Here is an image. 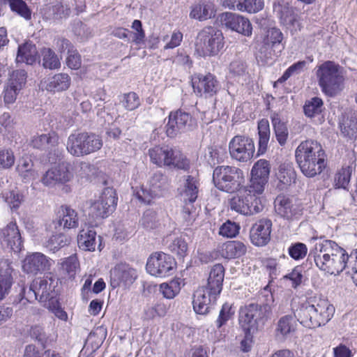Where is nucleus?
Segmentation results:
<instances>
[{"mask_svg":"<svg viewBox=\"0 0 357 357\" xmlns=\"http://www.w3.org/2000/svg\"><path fill=\"white\" fill-rule=\"evenodd\" d=\"M117 197L113 188H105L98 199L90 207V214L96 218H105L112 213L116 206Z\"/></svg>","mask_w":357,"mask_h":357,"instance_id":"obj_13","label":"nucleus"},{"mask_svg":"<svg viewBox=\"0 0 357 357\" xmlns=\"http://www.w3.org/2000/svg\"><path fill=\"white\" fill-rule=\"evenodd\" d=\"M66 146L70 155L82 157L100 150L102 146V140L95 133L75 132L68 136Z\"/></svg>","mask_w":357,"mask_h":357,"instance_id":"obj_6","label":"nucleus"},{"mask_svg":"<svg viewBox=\"0 0 357 357\" xmlns=\"http://www.w3.org/2000/svg\"><path fill=\"white\" fill-rule=\"evenodd\" d=\"M43 66L50 70L57 69L61 66V62L57 55L50 48H43L41 51Z\"/></svg>","mask_w":357,"mask_h":357,"instance_id":"obj_48","label":"nucleus"},{"mask_svg":"<svg viewBox=\"0 0 357 357\" xmlns=\"http://www.w3.org/2000/svg\"><path fill=\"white\" fill-rule=\"evenodd\" d=\"M294 318L291 315L282 317L277 324V335H281L282 337L287 336L294 330L293 325Z\"/></svg>","mask_w":357,"mask_h":357,"instance_id":"obj_51","label":"nucleus"},{"mask_svg":"<svg viewBox=\"0 0 357 357\" xmlns=\"http://www.w3.org/2000/svg\"><path fill=\"white\" fill-rule=\"evenodd\" d=\"M258 135H259V142H258V150H257V155H260L264 154L267 149L268 144L270 139V126L269 122L267 119H262L258 123Z\"/></svg>","mask_w":357,"mask_h":357,"instance_id":"obj_36","label":"nucleus"},{"mask_svg":"<svg viewBox=\"0 0 357 357\" xmlns=\"http://www.w3.org/2000/svg\"><path fill=\"white\" fill-rule=\"evenodd\" d=\"M175 266L172 257L164 252H155L149 257L146 268L151 275L163 278L173 274Z\"/></svg>","mask_w":357,"mask_h":357,"instance_id":"obj_12","label":"nucleus"},{"mask_svg":"<svg viewBox=\"0 0 357 357\" xmlns=\"http://www.w3.org/2000/svg\"><path fill=\"white\" fill-rule=\"evenodd\" d=\"M168 186L167 176L160 171H157L151 176L148 188H141L135 192V196L141 202L150 204L152 199L163 196Z\"/></svg>","mask_w":357,"mask_h":357,"instance_id":"obj_10","label":"nucleus"},{"mask_svg":"<svg viewBox=\"0 0 357 357\" xmlns=\"http://www.w3.org/2000/svg\"><path fill=\"white\" fill-rule=\"evenodd\" d=\"M340 129L344 136L350 138L357 137V113L343 120L340 125Z\"/></svg>","mask_w":357,"mask_h":357,"instance_id":"obj_47","label":"nucleus"},{"mask_svg":"<svg viewBox=\"0 0 357 357\" xmlns=\"http://www.w3.org/2000/svg\"><path fill=\"white\" fill-rule=\"evenodd\" d=\"M282 40V32L276 28H272L267 32L266 38L264 40V45L261 47L260 52H265V56L271 58L272 53L271 49L280 46Z\"/></svg>","mask_w":357,"mask_h":357,"instance_id":"obj_35","label":"nucleus"},{"mask_svg":"<svg viewBox=\"0 0 357 357\" xmlns=\"http://www.w3.org/2000/svg\"><path fill=\"white\" fill-rule=\"evenodd\" d=\"M149 155L151 161L158 167L167 166L183 170L190 168L188 158L176 148L154 146L149 150Z\"/></svg>","mask_w":357,"mask_h":357,"instance_id":"obj_8","label":"nucleus"},{"mask_svg":"<svg viewBox=\"0 0 357 357\" xmlns=\"http://www.w3.org/2000/svg\"><path fill=\"white\" fill-rule=\"evenodd\" d=\"M38 59V51L34 44L26 42L18 47L16 61L17 63L33 64Z\"/></svg>","mask_w":357,"mask_h":357,"instance_id":"obj_33","label":"nucleus"},{"mask_svg":"<svg viewBox=\"0 0 357 357\" xmlns=\"http://www.w3.org/2000/svg\"><path fill=\"white\" fill-rule=\"evenodd\" d=\"M106 337L107 329L103 326H99L89 333L86 343L91 345L93 350H96L102 345Z\"/></svg>","mask_w":357,"mask_h":357,"instance_id":"obj_43","label":"nucleus"},{"mask_svg":"<svg viewBox=\"0 0 357 357\" xmlns=\"http://www.w3.org/2000/svg\"><path fill=\"white\" fill-rule=\"evenodd\" d=\"M137 278V271L126 263L116 264L110 271L111 285L113 288L129 287Z\"/></svg>","mask_w":357,"mask_h":357,"instance_id":"obj_18","label":"nucleus"},{"mask_svg":"<svg viewBox=\"0 0 357 357\" xmlns=\"http://www.w3.org/2000/svg\"><path fill=\"white\" fill-rule=\"evenodd\" d=\"M264 6V0H240L238 10L255 13L261 10Z\"/></svg>","mask_w":357,"mask_h":357,"instance_id":"obj_52","label":"nucleus"},{"mask_svg":"<svg viewBox=\"0 0 357 357\" xmlns=\"http://www.w3.org/2000/svg\"><path fill=\"white\" fill-rule=\"evenodd\" d=\"M56 224L64 229H73L78 227L77 213L68 206H61L57 213Z\"/></svg>","mask_w":357,"mask_h":357,"instance_id":"obj_28","label":"nucleus"},{"mask_svg":"<svg viewBox=\"0 0 357 357\" xmlns=\"http://www.w3.org/2000/svg\"><path fill=\"white\" fill-rule=\"evenodd\" d=\"M306 61H301L297 63H294L290 67H289L282 76L279 78L278 81L279 82H285L287 79H289L291 75H297L300 73L301 71H303V68L306 66Z\"/></svg>","mask_w":357,"mask_h":357,"instance_id":"obj_60","label":"nucleus"},{"mask_svg":"<svg viewBox=\"0 0 357 357\" xmlns=\"http://www.w3.org/2000/svg\"><path fill=\"white\" fill-rule=\"evenodd\" d=\"M218 253L225 259L238 257L245 252V247H219Z\"/></svg>","mask_w":357,"mask_h":357,"instance_id":"obj_55","label":"nucleus"},{"mask_svg":"<svg viewBox=\"0 0 357 357\" xmlns=\"http://www.w3.org/2000/svg\"><path fill=\"white\" fill-rule=\"evenodd\" d=\"M19 301L16 303L17 305H25L27 303H31L35 300L39 301V296L33 288V282L30 284L29 289L23 287L19 294Z\"/></svg>","mask_w":357,"mask_h":357,"instance_id":"obj_53","label":"nucleus"},{"mask_svg":"<svg viewBox=\"0 0 357 357\" xmlns=\"http://www.w3.org/2000/svg\"><path fill=\"white\" fill-rule=\"evenodd\" d=\"M123 106L129 111H132L139 107L141 101L138 95L135 92L125 93L121 100Z\"/></svg>","mask_w":357,"mask_h":357,"instance_id":"obj_54","label":"nucleus"},{"mask_svg":"<svg viewBox=\"0 0 357 357\" xmlns=\"http://www.w3.org/2000/svg\"><path fill=\"white\" fill-rule=\"evenodd\" d=\"M52 15L54 19L60 20L66 18L70 15V8L67 4L57 3L52 8Z\"/></svg>","mask_w":357,"mask_h":357,"instance_id":"obj_62","label":"nucleus"},{"mask_svg":"<svg viewBox=\"0 0 357 357\" xmlns=\"http://www.w3.org/2000/svg\"><path fill=\"white\" fill-rule=\"evenodd\" d=\"M60 272L65 278H74L77 271L79 268V264L75 255L61 259L60 263Z\"/></svg>","mask_w":357,"mask_h":357,"instance_id":"obj_39","label":"nucleus"},{"mask_svg":"<svg viewBox=\"0 0 357 357\" xmlns=\"http://www.w3.org/2000/svg\"><path fill=\"white\" fill-rule=\"evenodd\" d=\"M58 283V278L51 273L33 280V288L39 296V301L45 302L54 298Z\"/></svg>","mask_w":357,"mask_h":357,"instance_id":"obj_20","label":"nucleus"},{"mask_svg":"<svg viewBox=\"0 0 357 357\" xmlns=\"http://www.w3.org/2000/svg\"><path fill=\"white\" fill-rule=\"evenodd\" d=\"M197 256L202 263L207 264L219 257L218 251L208 250L206 247H201L197 250Z\"/></svg>","mask_w":357,"mask_h":357,"instance_id":"obj_63","label":"nucleus"},{"mask_svg":"<svg viewBox=\"0 0 357 357\" xmlns=\"http://www.w3.org/2000/svg\"><path fill=\"white\" fill-rule=\"evenodd\" d=\"M225 277V268L220 264L214 265L208 278L207 285L205 287L212 291V294L220 295L222 289V282Z\"/></svg>","mask_w":357,"mask_h":357,"instance_id":"obj_30","label":"nucleus"},{"mask_svg":"<svg viewBox=\"0 0 357 357\" xmlns=\"http://www.w3.org/2000/svg\"><path fill=\"white\" fill-rule=\"evenodd\" d=\"M215 16L214 6L211 2L200 1L192 7L190 18L204 21Z\"/></svg>","mask_w":357,"mask_h":357,"instance_id":"obj_34","label":"nucleus"},{"mask_svg":"<svg viewBox=\"0 0 357 357\" xmlns=\"http://www.w3.org/2000/svg\"><path fill=\"white\" fill-rule=\"evenodd\" d=\"M33 162L29 157H23L19 160L17 171L20 175L26 180H31L35 178V172L33 169Z\"/></svg>","mask_w":357,"mask_h":357,"instance_id":"obj_45","label":"nucleus"},{"mask_svg":"<svg viewBox=\"0 0 357 357\" xmlns=\"http://www.w3.org/2000/svg\"><path fill=\"white\" fill-rule=\"evenodd\" d=\"M316 76L321 91L328 97L339 95L344 89L343 68L333 61H327L317 66Z\"/></svg>","mask_w":357,"mask_h":357,"instance_id":"obj_3","label":"nucleus"},{"mask_svg":"<svg viewBox=\"0 0 357 357\" xmlns=\"http://www.w3.org/2000/svg\"><path fill=\"white\" fill-rule=\"evenodd\" d=\"M199 183L197 179L190 175L183 176V183L181 195L185 203H194L198 196Z\"/></svg>","mask_w":357,"mask_h":357,"instance_id":"obj_31","label":"nucleus"},{"mask_svg":"<svg viewBox=\"0 0 357 357\" xmlns=\"http://www.w3.org/2000/svg\"><path fill=\"white\" fill-rule=\"evenodd\" d=\"M240 226L230 220L225 222L219 230V234L227 238L235 237L239 232Z\"/></svg>","mask_w":357,"mask_h":357,"instance_id":"obj_58","label":"nucleus"},{"mask_svg":"<svg viewBox=\"0 0 357 357\" xmlns=\"http://www.w3.org/2000/svg\"><path fill=\"white\" fill-rule=\"evenodd\" d=\"M238 192V194L230 199V208L232 211L246 215L249 213L248 211H250L248 206V202H249L248 197H250L251 192H257L255 190H250L249 185L240 189Z\"/></svg>","mask_w":357,"mask_h":357,"instance_id":"obj_26","label":"nucleus"},{"mask_svg":"<svg viewBox=\"0 0 357 357\" xmlns=\"http://www.w3.org/2000/svg\"><path fill=\"white\" fill-rule=\"evenodd\" d=\"M357 259V249L350 255L342 247H331L328 252L320 253L314 257L316 265L322 271L331 275H338L347 267V264Z\"/></svg>","mask_w":357,"mask_h":357,"instance_id":"obj_4","label":"nucleus"},{"mask_svg":"<svg viewBox=\"0 0 357 357\" xmlns=\"http://www.w3.org/2000/svg\"><path fill=\"white\" fill-rule=\"evenodd\" d=\"M234 314V311H231V306L228 303H225L220 312L219 317L216 320V326L218 328L222 327L225 325L229 319H231Z\"/></svg>","mask_w":357,"mask_h":357,"instance_id":"obj_61","label":"nucleus"},{"mask_svg":"<svg viewBox=\"0 0 357 357\" xmlns=\"http://www.w3.org/2000/svg\"><path fill=\"white\" fill-rule=\"evenodd\" d=\"M181 280L175 278L169 282L162 283L160 285V290L163 296L168 299L174 298L181 290Z\"/></svg>","mask_w":357,"mask_h":357,"instance_id":"obj_46","label":"nucleus"},{"mask_svg":"<svg viewBox=\"0 0 357 357\" xmlns=\"http://www.w3.org/2000/svg\"><path fill=\"white\" fill-rule=\"evenodd\" d=\"M213 181L220 190L233 193L242 188L245 178L243 171L239 168L223 165L214 169Z\"/></svg>","mask_w":357,"mask_h":357,"instance_id":"obj_9","label":"nucleus"},{"mask_svg":"<svg viewBox=\"0 0 357 357\" xmlns=\"http://www.w3.org/2000/svg\"><path fill=\"white\" fill-rule=\"evenodd\" d=\"M192 126L191 115L181 110L171 112L166 125V132L168 137H174L178 133L185 132Z\"/></svg>","mask_w":357,"mask_h":357,"instance_id":"obj_17","label":"nucleus"},{"mask_svg":"<svg viewBox=\"0 0 357 357\" xmlns=\"http://www.w3.org/2000/svg\"><path fill=\"white\" fill-rule=\"evenodd\" d=\"M70 84V78L68 74L59 73L49 79L46 89L50 91H62L68 89Z\"/></svg>","mask_w":357,"mask_h":357,"instance_id":"obj_38","label":"nucleus"},{"mask_svg":"<svg viewBox=\"0 0 357 357\" xmlns=\"http://www.w3.org/2000/svg\"><path fill=\"white\" fill-rule=\"evenodd\" d=\"M259 194L251 192L248 202V206L249 207L250 213H248L246 215H251L259 213L264 208V204L262 203L261 197H259Z\"/></svg>","mask_w":357,"mask_h":357,"instance_id":"obj_57","label":"nucleus"},{"mask_svg":"<svg viewBox=\"0 0 357 357\" xmlns=\"http://www.w3.org/2000/svg\"><path fill=\"white\" fill-rule=\"evenodd\" d=\"M334 313L335 307L327 299L314 298L302 305L295 316L304 326L314 328L326 324Z\"/></svg>","mask_w":357,"mask_h":357,"instance_id":"obj_2","label":"nucleus"},{"mask_svg":"<svg viewBox=\"0 0 357 357\" xmlns=\"http://www.w3.org/2000/svg\"><path fill=\"white\" fill-rule=\"evenodd\" d=\"M271 119L278 143L281 146L284 145L289 135L286 123L281 120L279 114L275 112L271 114Z\"/></svg>","mask_w":357,"mask_h":357,"instance_id":"obj_37","label":"nucleus"},{"mask_svg":"<svg viewBox=\"0 0 357 357\" xmlns=\"http://www.w3.org/2000/svg\"><path fill=\"white\" fill-rule=\"evenodd\" d=\"M77 242L81 245H102V238L98 236L96 238V232L93 229H82L77 236Z\"/></svg>","mask_w":357,"mask_h":357,"instance_id":"obj_42","label":"nucleus"},{"mask_svg":"<svg viewBox=\"0 0 357 357\" xmlns=\"http://www.w3.org/2000/svg\"><path fill=\"white\" fill-rule=\"evenodd\" d=\"M229 151L232 158L239 162H247L254 156L255 144L248 137L236 135L230 141Z\"/></svg>","mask_w":357,"mask_h":357,"instance_id":"obj_14","label":"nucleus"},{"mask_svg":"<svg viewBox=\"0 0 357 357\" xmlns=\"http://www.w3.org/2000/svg\"><path fill=\"white\" fill-rule=\"evenodd\" d=\"M352 174V167L350 166L343 167L338 170L334 176V185L337 188L346 189L348 185Z\"/></svg>","mask_w":357,"mask_h":357,"instance_id":"obj_49","label":"nucleus"},{"mask_svg":"<svg viewBox=\"0 0 357 357\" xmlns=\"http://www.w3.org/2000/svg\"><path fill=\"white\" fill-rule=\"evenodd\" d=\"M220 22L227 28L244 36H249L252 34V28L250 21L241 15L225 13L221 15Z\"/></svg>","mask_w":357,"mask_h":357,"instance_id":"obj_23","label":"nucleus"},{"mask_svg":"<svg viewBox=\"0 0 357 357\" xmlns=\"http://www.w3.org/2000/svg\"><path fill=\"white\" fill-rule=\"evenodd\" d=\"M13 268L8 260L0 263V301L10 291L13 283Z\"/></svg>","mask_w":357,"mask_h":357,"instance_id":"obj_27","label":"nucleus"},{"mask_svg":"<svg viewBox=\"0 0 357 357\" xmlns=\"http://www.w3.org/2000/svg\"><path fill=\"white\" fill-rule=\"evenodd\" d=\"M49 260L40 252H34L26 256L23 261L22 268L27 273L36 274L50 267Z\"/></svg>","mask_w":357,"mask_h":357,"instance_id":"obj_25","label":"nucleus"},{"mask_svg":"<svg viewBox=\"0 0 357 357\" xmlns=\"http://www.w3.org/2000/svg\"><path fill=\"white\" fill-rule=\"evenodd\" d=\"M271 314L268 303H250L241 310L240 322L246 333H255L263 329Z\"/></svg>","mask_w":357,"mask_h":357,"instance_id":"obj_5","label":"nucleus"},{"mask_svg":"<svg viewBox=\"0 0 357 357\" xmlns=\"http://www.w3.org/2000/svg\"><path fill=\"white\" fill-rule=\"evenodd\" d=\"M73 178V165L68 162H62L48 169L42 176L40 182L47 188H54L64 185Z\"/></svg>","mask_w":357,"mask_h":357,"instance_id":"obj_11","label":"nucleus"},{"mask_svg":"<svg viewBox=\"0 0 357 357\" xmlns=\"http://www.w3.org/2000/svg\"><path fill=\"white\" fill-rule=\"evenodd\" d=\"M8 3L10 10L29 21L31 19V10L23 0H0V4Z\"/></svg>","mask_w":357,"mask_h":357,"instance_id":"obj_41","label":"nucleus"},{"mask_svg":"<svg viewBox=\"0 0 357 357\" xmlns=\"http://www.w3.org/2000/svg\"><path fill=\"white\" fill-rule=\"evenodd\" d=\"M274 208L280 216L288 220L298 218L303 210L300 204L283 195L277 196L274 201Z\"/></svg>","mask_w":357,"mask_h":357,"instance_id":"obj_21","label":"nucleus"},{"mask_svg":"<svg viewBox=\"0 0 357 357\" xmlns=\"http://www.w3.org/2000/svg\"><path fill=\"white\" fill-rule=\"evenodd\" d=\"M295 157L301 171L309 178L321 174L326 167L324 151L317 141L302 142L296 149Z\"/></svg>","mask_w":357,"mask_h":357,"instance_id":"obj_1","label":"nucleus"},{"mask_svg":"<svg viewBox=\"0 0 357 357\" xmlns=\"http://www.w3.org/2000/svg\"><path fill=\"white\" fill-rule=\"evenodd\" d=\"M224 46V37L221 31L212 26L201 30L195 39V52L202 57L217 55Z\"/></svg>","mask_w":357,"mask_h":357,"instance_id":"obj_7","label":"nucleus"},{"mask_svg":"<svg viewBox=\"0 0 357 357\" xmlns=\"http://www.w3.org/2000/svg\"><path fill=\"white\" fill-rule=\"evenodd\" d=\"M2 197L11 209L18 208L23 201V196L16 188L6 190L2 192Z\"/></svg>","mask_w":357,"mask_h":357,"instance_id":"obj_50","label":"nucleus"},{"mask_svg":"<svg viewBox=\"0 0 357 357\" xmlns=\"http://www.w3.org/2000/svg\"><path fill=\"white\" fill-rule=\"evenodd\" d=\"M303 110L305 116L313 118L319 115L324 110L323 100L318 97H314L306 100Z\"/></svg>","mask_w":357,"mask_h":357,"instance_id":"obj_44","label":"nucleus"},{"mask_svg":"<svg viewBox=\"0 0 357 357\" xmlns=\"http://www.w3.org/2000/svg\"><path fill=\"white\" fill-rule=\"evenodd\" d=\"M15 162V156L10 150L0 151V166L3 168H10Z\"/></svg>","mask_w":357,"mask_h":357,"instance_id":"obj_64","label":"nucleus"},{"mask_svg":"<svg viewBox=\"0 0 357 357\" xmlns=\"http://www.w3.org/2000/svg\"><path fill=\"white\" fill-rule=\"evenodd\" d=\"M22 237L15 222H10L2 230H0V243L7 245H21Z\"/></svg>","mask_w":357,"mask_h":357,"instance_id":"obj_32","label":"nucleus"},{"mask_svg":"<svg viewBox=\"0 0 357 357\" xmlns=\"http://www.w3.org/2000/svg\"><path fill=\"white\" fill-rule=\"evenodd\" d=\"M259 194L251 192L248 202V206L249 207L250 213H248L246 215H251L259 213L264 208V204L262 203L261 197H259Z\"/></svg>","mask_w":357,"mask_h":357,"instance_id":"obj_56","label":"nucleus"},{"mask_svg":"<svg viewBox=\"0 0 357 357\" xmlns=\"http://www.w3.org/2000/svg\"><path fill=\"white\" fill-rule=\"evenodd\" d=\"M218 296L212 294V291L205 287H199L193 294L192 305L195 312L199 314H206Z\"/></svg>","mask_w":357,"mask_h":357,"instance_id":"obj_22","label":"nucleus"},{"mask_svg":"<svg viewBox=\"0 0 357 357\" xmlns=\"http://www.w3.org/2000/svg\"><path fill=\"white\" fill-rule=\"evenodd\" d=\"M272 222L263 218L254 224L250 231L251 242L255 245H266L270 241Z\"/></svg>","mask_w":357,"mask_h":357,"instance_id":"obj_24","label":"nucleus"},{"mask_svg":"<svg viewBox=\"0 0 357 357\" xmlns=\"http://www.w3.org/2000/svg\"><path fill=\"white\" fill-rule=\"evenodd\" d=\"M296 172L293 167L289 164H282L280 166L277 177L282 186L281 188H285L295 183Z\"/></svg>","mask_w":357,"mask_h":357,"instance_id":"obj_40","label":"nucleus"},{"mask_svg":"<svg viewBox=\"0 0 357 357\" xmlns=\"http://www.w3.org/2000/svg\"><path fill=\"white\" fill-rule=\"evenodd\" d=\"M26 82V73L24 70L13 71L5 84L1 96L6 105L13 104Z\"/></svg>","mask_w":357,"mask_h":357,"instance_id":"obj_15","label":"nucleus"},{"mask_svg":"<svg viewBox=\"0 0 357 357\" xmlns=\"http://www.w3.org/2000/svg\"><path fill=\"white\" fill-rule=\"evenodd\" d=\"M59 143V137L54 132L48 134H42L33 137L31 146L38 149H54L56 151V157L61 154L60 151L56 149V146Z\"/></svg>","mask_w":357,"mask_h":357,"instance_id":"obj_29","label":"nucleus"},{"mask_svg":"<svg viewBox=\"0 0 357 357\" xmlns=\"http://www.w3.org/2000/svg\"><path fill=\"white\" fill-rule=\"evenodd\" d=\"M270 174V165L266 160H258L251 170V179L249 186L250 190L261 194L268 182Z\"/></svg>","mask_w":357,"mask_h":357,"instance_id":"obj_19","label":"nucleus"},{"mask_svg":"<svg viewBox=\"0 0 357 357\" xmlns=\"http://www.w3.org/2000/svg\"><path fill=\"white\" fill-rule=\"evenodd\" d=\"M194 92L200 97L211 98L220 89L221 86L211 73L199 74L192 82Z\"/></svg>","mask_w":357,"mask_h":357,"instance_id":"obj_16","label":"nucleus"},{"mask_svg":"<svg viewBox=\"0 0 357 357\" xmlns=\"http://www.w3.org/2000/svg\"><path fill=\"white\" fill-rule=\"evenodd\" d=\"M141 224L147 229L155 228L158 225L157 214L155 211L151 209L146 210L143 214L141 220Z\"/></svg>","mask_w":357,"mask_h":357,"instance_id":"obj_59","label":"nucleus"}]
</instances>
